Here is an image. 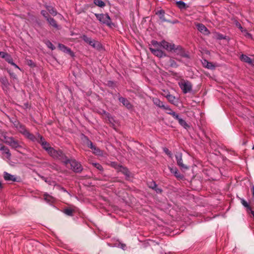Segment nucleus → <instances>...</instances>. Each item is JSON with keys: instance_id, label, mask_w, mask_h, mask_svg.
<instances>
[{"instance_id": "obj_1", "label": "nucleus", "mask_w": 254, "mask_h": 254, "mask_svg": "<svg viewBox=\"0 0 254 254\" xmlns=\"http://www.w3.org/2000/svg\"><path fill=\"white\" fill-rule=\"evenodd\" d=\"M39 140L37 142L41 144L42 148L45 149L48 153L55 159L58 160L62 159L65 160V155L61 150H55L50 146V144L45 141V139L39 134H38Z\"/></svg>"}, {"instance_id": "obj_2", "label": "nucleus", "mask_w": 254, "mask_h": 254, "mask_svg": "<svg viewBox=\"0 0 254 254\" xmlns=\"http://www.w3.org/2000/svg\"><path fill=\"white\" fill-rule=\"evenodd\" d=\"M65 160L60 159L59 160L63 162L65 165L70 163L71 169L75 173H80L83 170V167L81 164L75 159L69 160L65 155Z\"/></svg>"}, {"instance_id": "obj_3", "label": "nucleus", "mask_w": 254, "mask_h": 254, "mask_svg": "<svg viewBox=\"0 0 254 254\" xmlns=\"http://www.w3.org/2000/svg\"><path fill=\"white\" fill-rule=\"evenodd\" d=\"M95 15L97 19L101 22V23L106 24L108 26L111 27L113 24L112 22V20L107 13L103 14H98L95 13Z\"/></svg>"}, {"instance_id": "obj_4", "label": "nucleus", "mask_w": 254, "mask_h": 254, "mask_svg": "<svg viewBox=\"0 0 254 254\" xmlns=\"http://www.w3.org/2000/svg\"><path fill=\"white\" fill-rule=\"evenodd\" d=\"M156 14L158 16L161 22H168L172 24H176L179 22L178 20H174L173 21H171L170 19L167 18V16H169L168 14H166L165 12L163 9H160L156 12Z\"/></svg>"}, {"instance_id": "obj_5", "label": "nucleus", "mask_w": 254, "mask_h": 254, "mask_svg": "<svg viewBox=\"0 0 254 254\" xmlns=\"http://www.w3.org/2000/svg\"><path fill=\"white\" fill-rule=\"evenodd\" d=\"M4 142L12 148L16 149L21 147L20 143L13 137L4 136Z\"/></svg>"}, {"instance_id": "obj_6", "label": "nucleus", "mask_w": 254, "mask_h": 254, "mask_svg": "<svg viewBox=\"0 0 254 254\" xmlns=\"http://www.w3.org/2000/svg\"><path fill=\"white\" fill-rule=\"evenodd\" d=\"M84 137L86 140L85 143L87 146L92 150L93 153L98 156H102L103 152L102 150L94 145L93 143L88 139L87 136H84Z\"/></svg>"}, {"instance_id": "obj_7", "label": "nucleus", "mask_w": 254, "mask_h": 254, "mask_svg": "<svg viewBox=\"0 0 254 254\" xmlns=\"http://www.w3.org/2000/svg\"><path fill=\"white\" fill-rule=\"evenodd\" d=\"M179 84L185 94L190 92L192 90V84L188 80H183Z\"/></svg>"}, {"instance_id": "obj_8", "label": "nucleus", "mask_w": 254, "mask_h": 254, "mask_svg": "<svg viewBox=\"0 0 254 254\" xmlns=\"http://www.w3.org/2000/svg\"><path fill=\"white\" fill-rule=\"evenodd\" d=\"M173 51L177 55H179L182 57L187 59H190V58L189 55L186 53L184 49L180 46H175Z\"/></svg>"}, {"instance_id": "obj_9", "label": "nucleus", "mask_w": 254, "mask_h": 254, "mask_svg": "<svg viewBox=\"0 0 254 254\" xmlns=\"http://www.w3.org/2000/svg\"><path fill=\"white\" fill-rule=\"evenodd\" d=\"M177 165L182 169L185 170L189 169V167L183 163L182 154L178 153L175 155Z\"/></svg>"}, {"instance_id": "obj_10", "label": "nucleus", "mask_w": 254, "mask_h": 254, "mask_svg": "<svg viewBox=\"0 0 254 254\" xmlns=\"http://www.w3.org/2000/svg\"><path fill=\"white\" fill-rule=\"evenodd\" d=\"M161 43L162 45V48L169 52H172L176 46L174 44L168 42L165 40H162L161 41Z\"/></svg>"}, {"instance_id": "obj_11", "label": "nucleus", "mask_w": 254, "mask_h": 254, "mask_svg": "<svg viewBox=\"0 0 254 254\" xmlns=\"http://www.w3.org/2000/svg\"><path fill=\"white\" fill-rule=\"evenodd\" d=\"M149 50L154 56L158 58H163L167 57V54L162 50H157V49H153L152 48H149Z\"/></svg>"}, {"instance_id": "obj_12", "label": "nucleus", "mask_w": 254, "mask_h": 254, "mask_svg": "<svg viewBox=\"0 0 254 254\" xmlns=\"http://www.w3.org/2000/svg\"><path fill=\"white\" fill-rule=\"evenodd\" d=\"M108 245L110 247L120 248L124 250H125L126 248V245L122 243L119 240L113 241L112 243H108Z\"/></svg>"}, {"instance_id": "obj_13", "label": "nucleus", "mask_w": 254, "mask_h": 254, "mask_svg": "<svg viewBox=\"0 0 254 254\" xmlns=\"http://www.w3.org/2000/svg\"><path fill=\"white\" fill-rule=\"evenodd\" d=\"M196 26L198 30L204 35H208L209 33L207 28L203 24L197 23Z\"/></svg>"}, {"instance_id": "obj_14", "label": "nucleus", "mask_w": 254, "mask_h": 254, "mask_svg": "<svg viewBox=\"0 0 254 254\" xmlns=\"http://www.w3.org/2000/svg\"><path fill=\"white\" fill-rule=\"evenodd\" d=\"M164 96L167 99L168 101L175 105H177L178 103V99H177L175 96L170 94H167Z\"/></svg>"}, {"instance_id": "obj_15", "label": "nucleus", "mask_w": 254, "mask_h": 254, "mask_svg": "<svg viewBox=\"0 0 254 254\" xmlns=\"http://www.w3.org/2000/svg\"><path fill=\"white\" fill-rule=\"evenodd\" d=\"M240 59L242 61L244 62L247 63L251 65H254V61L252 60L250 57L245 55H241Z\"/></svg>"}, {"instance_id": "obj_16", "label": "nucleus", "mask_w": 254, "mask_h": 254, "mask_svg": "<svg viewBox=\"0 0 254 254\" xmlns=\"http://www.w3.org/2000/svg\"><path fill=\"white\" fill-rule=\"evenodd\" d=\"M3 178L6 181L15 182L16 181V178L14 175H12L6 172L3 173Z\"/></svg>"}, {"instance_id": "obj_17", "label": "nucleus", "mask_w": 254, "mask_h": 254, "mask_svg": "<svg viewBox=\"0 0 254 254\" xmlns=\"http://www.w3.org/2000/svg\"><path fill=\"white\" fill-rule=\"evenodd\" d=\"M58 47L62 51L64 52V53H68L70 55H73V52L71 51V50L66 47L65 45L62 44H59Z\"/></svg>"}, {"instance_id": "obj_18", "label": "nucleus", "mask_w": 254, "mask_h": 254, "mask_svg": "<svg viewBox=\"0 0 254 254\" xmlns=\"http://www.w3.org/2000/svg\"><path fill=\"white\" fill-rule=\"evenodd\" d=\"M45 7L49 12L53 16H55L58 14L57 10L53 6L46 4Z\"/></svg>"}, {"instance_id": "obj_19", "label": "nucleus", "mask_w": 254, "mask_h": 254, "mask_svg": "<svg viewBox=\"0 0 254 254\" xmlns=\"http://www.w3.org/2000/svg\"><path fill=\"white\" fill-rule=\"evenodd\" d=\"M241 200V204L246 208V210L248 212H250L252 211L253 209L252 207L250 205V204L244 198H240Z\"/></svg>"}, {"instance_id": "obj_20", "label": "nucleus", "mask_w": 254, "mask_h": 254, "mask_svg": "<svg viewBox=\"0 0 254 254\" xmlns=\"http://www.w3.org/2000/svg\"><path fill=\"white\" fill-rule=\"evenodd\" d=\"M151 44L152 47H151L153 49L157 50H161V48H162V45L161 43V41L158 42L155 40H152L151 41Z\"/></svg>"}, {"instance_id": "obj_21", "label": "nucleus", "mask_w": 254, "mask_h": 254, "mask_svg": "<svg viewBox=\"0 0 254 254\" xmlns=\"http://www.w3.org/2000/svg\"><path fill=\"white\" fill-rule=\"evenodd\" d=\"M153 103L157 106L163 109V108H165V105L164 104V103L160 101V100L157 98H153Z\"/></svg>"}, {"instance_id": "obj_22", "label": "nucleus", "mask_w": 254, "mask_h": 254, "mask_svg": "<svg viewBox=\"0 0 254 254\" xmlns=\"http://www.w3.org/2000/svg\"><path fill=\"white\" fill-rule=\"evenodd\" d=\"M111 166L115 168V169H117V170H119L120 171H123V173L125 174L126 176H127V173L125 171H124L123 170H125L124 168H123L121 165H120L118 164L115 162H113L111 163Z\"/></svg>"}, {"instance_id": "obj_23", "label": "nucleus", "mask_w": 254, "mask_h": 254, "mask_svg": "<svg viewBox=\"0 0 254 254\" xmlns=\"http://www.w3.org/2000/svg\"><path fill=\"white\" fill-rule=\"evenodd\" d=\"M44 198L46 202L49 203H52L55 200V198L53 196L47 193H45L44 194Z\"/></svg>"}, {"instance_id": "obj_24", "label": "nucleus", "mask_w": 254, "mask_h": 254, "mask_svg": "<svg viewBox=\"0 0 254 254\" xmlns=\"http://www.w3.org/2000/svg\"><path fill=\"white\" fill-rule=\"evenodd\" d=\"M16 127L17 129V130L23 135H25V134L28 131L23 125L20 124L19 123L16 126Z\"/></svg>"}, {"instance_id": "obj_25", "label": "nucleus", "mask_w": 254, "mask_h": 254, "mask_svg": "<svg viewBox=\"0 0 254 254\" xmlns=\"http://www.w3.org/2000/svg\"><path fill=\"white\" fill-rule=\"evenodd\" d=\"M24 135L33 141H37V140H39V138L38 137V136L37 137L34 136L33 134L30 133L28 131H27Z\"/></svg>"}, {"instance_id": "obj_26", "label": "nucleus", "mask_w": 254, "mask_h": 254, "mask_svg": "<svg viewBox=\"0 0 254 254\" xmlns=\"http://www.w3.org/2000/svg\"><path fill=\"white\" fill-rule=\"evenodd\" d=\"M47 21L49 23V24L54 27L55 28L58 29L59 26L57 23L56 20L52 17H50L49 18H47Z\"/></svg>"}, {"instance_id": "obj_27", "label": "nucleus", "mask_w": 254, "mask_h": 254, "mask_svg": "<svg viewBox=\"0 0 254 254\" xmlns=\"http://www.w3.org/2000/svg\"><path fill=\"white\" fill-rule=\"evenodd\" d=\"M170 171L178 179H182L183 176L178 172L176 168H170Z\"/></svg>"}, {"instance_id": "obj_28", "label": "nucleus", "mask_w": 254, "mask_h": 254, "mask_svg": "<svg viewBox=\"0 0 254 254\" xmlns=\"http://www.w3.org/2000/svg\"><path fill=\"white\" fill-rule=\"evenodd\" d=\"M176 4L177 6L181 9H187L189 7V6L187 5L186 3H185L183 1H179L176 2Z\"/></svg>"}, {"instance_id": "obj_29", "label": "nucleus", "mask_w": 254, "mask_h": 254, "mask_svg": "<svg viewBox=\"0 0 254 254\" xmlns=\"http://www.w3.org/2000/svg\"><path fill=\"white\" fill-rule=\"evenodd\" d=\"M0 151H6V157L8 159H10L11 157V153L10 152L9 149L6 146H4V147H1L0 148Z\"/></svg>"}, {"instance_id": "obj_30", "label": "nucleus", "mask_w": 254, "mask_h": 254, "mask_svg": "<svg viewBox=\"0 0 254 254\" xmlns=\"http://www.w3.org/2000/svg\"><path fill=\"white\" fill-rule=\"evenodd\" d=\"M203 64H204V66L208 69H213L215 67L214 65L212 63L208 62L206 60L204 61Z\"/></svg>"}, {"instance_id": "obj_31", "label": "nucleus", "mask_w": 254, "mask_h": 254, "mask_svg": "<svg viewBox=\"0 0 254 254\" xmlns=\"http://www.w3.org/2000/svg\"><path fill=\"white\" fill-rule=\"evenodd\" d=\"M92 47L97 50H101L103 49L101 43L98 41H95L94 44L93 45Z\"/></svg>"}, {"instance_id": "obj_32", "label": "nucleus", "mask_w": 254, "mask_h": 254, "mask_svg": "<svg viewBox=\"0 0 254 254\" xmlns=\"http://www.w3.org/2000/svg\"><path fill=\"white\" fill-rule=\"evenodd\" d=\"M94 3L100 7H103L105 6V3L102 0H94Z\"/></svg>"}, {"instance_id": "obj_33", "label": "nucleus", "mask_w": 254, "mask_h": 254, "mask_svg": "<svg viewBox=\"0 0 254 254\" xmlns=\"http://www.w3.org/2000/svg\"><path fill=\"white\" fill-rule=\"evenodd\" d=\"M178 121L179 124L184 127H185V128H187V127H189V125H188V124L183 119L180 118Z\"/></svg>"}, {"instance_id": "obj_34", "label": "nucleus", "mask_w": 254, "mask_h": 254, "mask_svg": "<svg viewBox=\"0 0 254 254\" xmlns=\"http://www.w3.org/2000/svg\"><path fill=\"white\" fill-rule=\"evenodd\" d=\"M147 186L148 187L150 188V189H152V190L155 189L156 188V184L155 183V182L152 181H150V182H148L147 183Z\"/></svg>"}, {"instance_id": "obj_35", "label": "nucleus", "mask_w": 254, "mask_h": 254, "mask_svg": "<svg viewBox=\"0 0 254 254\" xmlns=\"http://www.w3.org/2000/svg\"><path fill=\"white\" fill-rule=\"evenodd\" d=\"M64 213L68 216H72L73 210L71 208H65L64 210Z\"/></svg>"}, {"instance_id": "obj_36", "label": "nucleus", "mask_w": 254, "mask_h": 254, "mask_svg": "<svg viewBox=\"0 0 254 254\" xmlns=\"http://www.w3.org/2000/svg\"><path fill=\"white\" fill-rule=\"evenodd\" d=\"M82 40L86 43L89 44L93 40L91 38L88 37L86 35H83L82 36Z\"/></svg>"}, {"instance_id": "obj_37", "label": "nucleus", "mask_w": 254, "mask_h": 254, "mask_svg": "<svg viewBox=\"0 0 254 254\" xmlns=\"http://www.w3.org/2000/svg\"><path fill=\"white\" fill-rule=\"evenodd\" d=\"M46 45L49 49H51L52 50H54L56 48L50 41H47L46 42Z\"/></svg>"}, {"instance_id": "obj_38", "label": "nucleus", "mask_w": 254, "mask_h": 254, "mask_svg": "<svg viewBox=\"0 0 254 254\" xmlns=\"http://www.w3.org/2000/svg\"><path fill=\"white\" fill-rule=\"evenodd\" d=\"M92 164L99 171H103V167L98 163H92Z\"/></svg>"}, {"instance_id": "obj_39", "label": "nucleus", "mask_w": 254, "mask_h": 254, "mask_svg": "<svg viewBox=\"0 0 254 254\" xmlns=\"http://www.w3.org/2000/svg\"><path fill=\"white\" fill-rule=\"evenodd\" d=\"M169 63L171 67L177 68L178 67V64L177 63L173 60L170 59L169 61Z\"/></svg>"}, {"instance_id": "obj_40", "label": "nucleus", "mask_w": 254, "mask_h": 254, "mask_svg": "<svg viewBox=\"0 0 254 254\" xmlns=\"http://www.w3.org/2000/svg\"><path fill=\"white\" fill-rule=\"evenodd\" d=\"M163 109L166 110L167 114L170 115H171L172 113L174 112V111L167 105H165V108H163Z\"/></svg>"}, {"instance_id": "obj_41", "label": "nucleus", "mask_w": 254, "mask_h": 254, "mask_svg": "<svg viewBox=\"0 0 254 254\" xmlns=\"http://www.w3.org/2000/svg\"><path fill=\"white\" fill-rule=\"evenodd\" d=\"M5 60L8 63H9L10 64L13 62L12 58L9 54L6 56Z\"/></svg>"}, {"instance_id": "obj_42", "label": "nucleus", "mask_w": 254, "mask_h": 254, "mask_svg": "<svg viewBox=\"0 0 254 254\" xmlns=\"http://www.w3.org/2000/svg\"><path fill=\"white\" fill-rule=\"evenodd\" d=\"M41 13L46 19V20H47V18L50 17L48 12L45 10H42Z\"/></svg>"}, {"instance_id": "obj_43", "label": "nucleus", "mask_w": 254, "mask_h": 254, "mask_svg": "<svg viewBox=\"0 0 254 254\" xmlns=\"http://www.w3.org/2000/svg\"><path fill=\"white\" fill-rule=\"evenodd\" d=\"M119 100L124 106H127V104L126 103V99L125 98L120 97Z\"/></svg>"}, {"instance_id": "obj_44", "label": "nucleus", "mask_w": 254, "mask_h": 254, "mask_svg": "<svg viewBox=\"0 0 254 254\" xmlns=\"http://www.w3.org/2000/svg\"><path fill=\"white\" fill-rule=\"evenodd\" d=\"M8 55V54H7V53L0 52V57H1L2 58L5 59V58Z\"/></svg>"}, {"instance_id": "obj_45", "label": "nucleus", "mask_w": 254, "mask_h": 254, "mask_svg": "<svg viewBox=\"0 0 254 254\" xmlns=\"http://www.w3.org/2000/svg\"><path fill=\"white\" fill-rule=\"evenodd\" d=\"M171 116L177 120H178L180 118L179 115L176 114L175 112L172 113Z\"/></svg>"}, {"instance_id": "obj_46", "label": "nucleus", "mask_w": 254, "mask_h": 254, "mask_svg": "<svg viewBox=\"0 0 254 254\" xmlns=\"http://www.w3.org/2000/svg\"><path fill=\"white\" fill-rule=\"evenodd\" d=\"M153 190H154L158 193H161L162 192V189L158 188L157 186H156V188L153 189Z\"/></svg>"}, {"instance_id": "obj_47", "label": "nucleus", "mask_w": 254, "mask_h": 254, "mask_svg": "<svg viewBox=\"0 0 254 254\" xmlns=\"http://www.w3.org/2000/svg\"><path fill=\"white\" fill-rule=\"evenodd\" d=\"M42 178L43 179V180H44L47 183H48V184H49L50 185H52V184H51L52 181L50 179L46 178L44 177H42Z\"/></svg>"}, {"instance_id": "obj_48", "label": "nucleus", "mask_w": 254, "mask_h": 254, "mask_svg": "<svg viewBox=\"0 0 254 254\" xmlns=\"http://www.w3.org/2000/svg\"><path fill=\"white\" fill-rule=\"evenodd\" d=\"M27 64H28V65H29L31 66H35V64L32 60L27 61Z\"/></svg>"}, {"instance_id": "obj_49", "label": "nucleus", "mask_w": 254, "mask_h": 254, "mask_svg": "<svg viewBox=\"0 0 254 254\" xmlns=\"http://www.w3.org/2000/svg\"><path fill=\"white\" fill-rule=\"evenodd\" d=\"M0 81L1 82V83L4 85L7 84L8 82H7V80H6V79L4 78H1L0 79Z\"/></svg>"}, {"instance_id": "obj_50", "label": "nucleus", "mask_w": 254, "mask_h": 254, "mask_svg": "<svg viewBox=\"0 0 254 254\" xmlns=\"http://www.w3.org/2000/svg\"><path fill=\"white\" fill-rule=\"evenodd\" d=\"M164 151L167 155H170L171 154V152L167 148H164Z\"/></svg>"}, {"instance_id": "obj_51", "label": "nucleus", "mask_w": 254, "mask_h": 254, "mask_svg": "<svg viewBox=\"0 0 254 254\" xmlns=\"http://www.w3.org/2000/svg\"><path fill=\"white\" fill-rule=\"evenodd\" d=\"M11 65H13L15 68H18L19 69V70H21V69L20 68V67L17 65L14 62H13Z\"/></svg>"}, {"instance_id": "obj_52", "label": "nucleus", "mask_w": 254, "mask_h": 254, "mask_svg": "<svg viewBox=\"0 0 254 254\" xmlns=\"http://www.w3.org/2000/svg\"><path fill=\"white\" fill-rule=\"evenodd\" d=\"M218 39L221 40V39H225V37L222 34H218Z\"/></svg>"}, {"instance_id": "obj_53", "label": "nucleus", "mask_w": 254, "mask_h": 254, "mask_svg": "<svg viewBox=\"0 0 254 254\" xmlns=\"http://www.w3.org/2000/svg\"><path fill=\"white\" fill-rule=\"evenodd\" d=\"M61 190H62V191H63L64 192H67L68 194H70V193L64 188L63 187H61L60 188Z\"/></svg>"}, {"instance_id": "obj_54", "label": "nucleus", "mask_w": 254, "mask_h": 254, "mask_svg": "<svg viewBox=\"0 0 254 254\" xmlns=\"http://www.w3.org/2000/svg\"><path fill=\"white\" fill-rule=\"evenodd\" d=\"M95 41L96 40H92L91 41V43H90V44L89 45L92 47H93V45L94 44Z\"/></svg>"}, {"instance_id": "obj_55", "label": "nucleus", "mask_w": 254, "mask_h": 254, "mask_svg": "<svg viewBox=\"0 0 254 254\" xmlns=\"http://www.w3.org/2000/svg\"><path fill=\"white\" fill-rule=\"evenodd\" d=\"M108 84L111 86L112 84H113V82L112 81H109Z\"/></svg>"}, {"instance_id": "obj_56", "label": "nucleus", "mask_w": 254, "mask_h": 254, "mask_svg": "<svg viewBox=\"0 0 254 254\" xmlns=\"http://www.w3.org/2000/svg\"><path fill=\"white\" fill-rule=\"evenodd\" d=\"M177 61H179V62H183L182 60L181 59H178V58H176V59Z\"/></svg>"}, {"instance_id": "obj_57", "label": "nucleus", "mask_w": 254, "mask_h": 254, "mask_svg": "<svg viewBox=\"0 0 254 254\" xmlns=\"http://www.w3.org/2000/svg\"><path fill=\"white\" fill-rule=\"evenodd\" d=\"M2 184L1 183V182H0V188H2Z\"/></svg>"}, {"instance_id": "obj_58", "label": "nucleus", "mask_w": 254, "mask_h": 254, "mask_svg": "<svg viewBox=\"0 0 254 254\" xmlns=\"http://www.w3.org/2000/svg\"><path fill=\"white\" fill-rule=\"evenodd\" d=\"M3 152L2 153L3 154H5L6 153V151H2Z\"/></svg>"}, {"instance_id": "obj_59", "label": "nucleus", "mask_w": 254, "mask_h": 254, "mask_svg": "<svg viewBox=\"0 0 254 254\" xmlns=\"http://www.w3.org/2000/svg\"><path fill=\"white\" fill-rule=\"evenodd\" d=\"M253 149H254V146H253Z\"/></svg>"}]
</instances>
